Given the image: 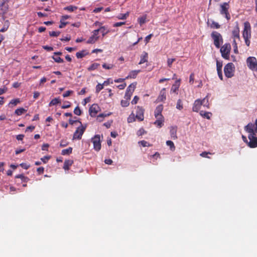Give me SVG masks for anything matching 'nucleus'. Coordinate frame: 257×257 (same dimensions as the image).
Listing matches in <instances>:
<instances>
[{
    "instance_id": "f257e3e1",
    "label": "nucleus",
    "mask_w": 257,
    "mask_h": 257,
    "mask_svg": "<svg viewBox=\"0 0 257 257\" xmlns=\"http://www.w3.org/2000/svg\"><path fill=\"white\" fill-rule=\"evenodd\" d=\"M211 38L214 41V44L217 48H220V45L223 43V38L220 33L213 31L211 34Z\"/></svg>"
},
{
    "instance_id": "f03ea898",
    "label": "nucleus",
    "mask_w": 257,
    "mask_h": 257,
    "mask_svg": "<svg viewBox=\"0 0 257 257\" xmlns=\"http://www.w3.org/2000/svg\"><path fill=\"white\" fill-rule=\"evenodd\" d=\"M234 65L232 63H227L224 68L225 76L227 78H231L234 75Z\"/></svg>"
},
{
    "instance_id": "7ed1b4c3",
    "label": "nucleus",
    "mask_w": 257,
    "mask_h": 257,
    "mask_svg": "<svg viewBox=\"0 0 257 257\" xmlns=\"http://www.w3.org/2000/svg\"><path fill=\"white\" fill-rule=\"evenodd\" d=\"M220 13L221 15L224 16L227 20L230 19V15L228 12L229 9V4L225 2L220 5Z\"/></svg>"
},
{
    "instance_id": "20e7f679",
    "label": "nucleus",
    "mask_w": 257,
    "mask_h": 257,
    "mask_svg": "<svg viewBox=\"0 0 257 257\" xmlns=\"http://www.w3.org/2000/svg\"><path fill=\"white\" fill-rule=\"evenodd\" d=\"M86 127L87 125L86 124L85 125L81 124L80 126L78 127L73 134V139L80 140L86 128Z\"/></svg>"
},
{
    "instance_id": "39448f33",
    "label": "nucleus",
    "mask_w": 257,
    "mask_h": 257,
    "mask_svg": "<svg viewBox=\"0 0 257 257\" xmlns=\"http://www.w3.org/2000/svg\"><path fill=\"white\" fill-rule=\"evenodd\" d=\"M231 50V46L229 43H226L220 48L222 57L225 59H229V56Z\"/></svg>"
},
{
    "instance_id": "423d86ee",
    "label": "nucleus",
    "mask_w": 257,
    "mask_h": 257,
    "mask_svg": "<svg viewBox=\"0 0 257 257\" xmlns=\"http://www.w3.org/2000/svg\"><path fill=\"white\" fill-rule=\"evenodd\" d=\"M248 67L252 71H257V60L254 57H249L246 59Z\"/></svg>"
},
{
    "instance_id": "0eeeda50",
    "label": "nucleus",
    "mask_w": 257,
    "mask_h": 257,
    "mask_svg": "<svg viewBox=\"0 0 257 257\" xmlns=\"http://www.w3.org/2000/svg\"><path fill=\"white\" fill-rule=\"evenodd\" d=\"M257 133L253 134H248V138L249 140L248 143V146L250 148L257 147Z\"/></svg>"
},
{
    "instance_id": "6e6552de",
    "label": "nucleus",
    "mask_w": 257,
    "mask_h": 257,
    "mask_svg": "<svg viewBox=\"0 0 257 257\" xmlns=\"http://www.w3.org/2000/svg\"><path fill=\"white\" fill-rule=\"evenodd\" d=\"M91 142L93 144V149L96 151H99L101 148L100 135H95V136L92 138Z\"/></svg>"
},
{
    "instance_id": "1a4fd4ad",
    "label": "nucleus",
    "mask_w": 257,
    "mask_h": 257,
    "mask_svg": "<svg viewBox=\"0 0 257 257\" xmlns=\"http://www.w3.org/2000/svg\"><path fill=\"white\" fill-rule=\"evenodd\" d=\"M243 38H251V27L249 22H245L244 23V29L242 33Z\"/></svg>"
},
{
    "instance_id": "9d476101",
    "label": "nucleus",
    "mask_w": 257,
    "mask_h": 257,
    "mask_svg": "<svg viewBox=\"0 0 257 257\" xmlns=\"http://www.w3.org/2000/svg\"><path fill=\"white\" fill-rule=\"evenodd\" d=\"M8 0H2L0 3V15H4L9 10Z\"/></svg>"
},
{
    "instance_id": "9b49d317",
    "label": "nucleus",
    "mask_w": 257,
    "mask_h": 257,
    "mask_svg": "<svg viewBox=\"0 0 257 257\" xmlns=\"http://www.w3.org/2000/svg\"><path fill=\"white\" fill-rule=\"evenodd\" d=\"M100 108L97 104H93L89 109V114L91 117H95Z\"/></svg>"
},
{
    "instance_id": "f8f14e48",
    "label": "nucleus",
    "mask_w": 257,
    "mask_h": 257,
    "mask_svg": "<svg viewBox=\"0 0 257 257\" xmlns=\"http://www.w3.org/2000/svg\"><path fill=\"white\" fill-rule=\"evenodd\" d=\"M145 110L142 107L139 106H138L137 107V110H136V118L138 119L139 121H142L144 120V113Z\"/></svg>"
},
{
    "instance_id": "ddd939ff",
    "label": "nucleus",
    "mask_w": 257,
    "mask_h": 257,
    "mask_svg": "<svg viewBox=\"0 0 257 257\" xmlns=\"http://www.w3.org/2000/svg\"><path fill=\"white\" fill-rule=\"evenodd\" d=\"M166 88H164L161 89L160 94L157 99L158 102L164 101L166 99Z\"/></svg>"
},
{
    "instance_id": "4468645a",
    "label": "nucleus",
    "mask_w": 257,
    "mask_h": 257,
    "mask_svg": "<svg viewBox=\"0 0 257 257\" xmlns=\"http://www.w3.org/2000/svg\"><path fill=\"white\" fill-rule=\"evenodd\" d=\"M163 110V105L160 104L157 106L155 110L154 115L155 117H164L162 114V112Z\"/></svg>"
},
{
    "instance_id": "2eb2a0df",
    "label": "nucleus",
    "mask_w": 257,
    "mask_h": 257,
    "mask_svg": "<svg viewBox=\"0 0 257 257\" xmlns=\"http://www.w3.org/2000/svg\"><path fill=\"white\" fill-rule=\"evenodd\" d=\"M201 105H202L201 102V100L199 99L196 100L194 102L192 107L193 111L198 112L200 109Z\"/></svg>"
},
{
    "instance_id": "dca6fc26",
    "label": "nucleus",
    "mask_w": 257,
    "mask_h": 257,
    "mask_svg": "<svg viewBox=\"0 0 257 257\" xmlns=\"http://www.w3.org/2000/svg\"><path fill=\"white\" fill-rule=\"evenodd\" d=\"M232 35L234 38V40H235V38H237L238 39H240L239 28L237 22H236V25L234 29L233 30V31H232Z\"/></svg>"
},
{
    "instance_id": "f3484780",
    "label": "nucleus",
    "mask_w": 257,
    "mask_h": 257,
    "mask_svg": "<svg viewBox=\"0 0 257 257\" xmlns=\"http://www.w3.org/2000/svg\"><path fill=\"white\" fill-rule=\"evenodd\" d=\"M148 61V53L145 51L143 52L141 56V59L139 63V65H141L146 62H147Z\"/></svg>"
},
{
    "instance_id": "a211bd4d",
    "label": "nucleus",
    "mask_w": 257,
    "mask_h": 257,
    "mask_svg": "<svg viewBox=\"0 0 257 257\" xmlns=\"http://www.w3.org/2000/svg\"><path fill=\"white\" fill-rule=\"evenodd\" d=\"M177 126H172L170 128V133L171 138L173 140H176L177 139Z\"/></svg>"
},
{
    "instance_id": "6ab92c4d",
    "label": "nucleus",
    "mask_w": 257,
    "mask_h": 257,
    "mask_svg": "<svg viewBox=\"0 0 257 257\" xmlns=\"http://www.w3.org/2000/svg\"><path fill=\"white\" fill-rule=\"evenodd\" d=\"M73 161L71 160H66L64 163L63 169L65 170H68L69 167L73 164Z\"/></svg>"
},
{
    "instance_id": "aec40b11",
    "label": "nucleus",
    "mask_w": 257,
    "mask_h": 257,
    "mask_svg": "<svg viewBox=\"0 0 257 257\" xmlns=\"http://www.w3.org/2000/svg\"><path fill=\"white\" fill-rule=\"evenodd\" d=\"M140 72V70H133L131 71L127 76L125 77V79L128 78H135L138 74Z\"/></svg>"
},
{
    "instance_id": "412c9836",
    "label": "nucleus",
    "mask_w": 257,
    "mask_h": 257,
    "mask_svg": "<svg viewBox=\"0 0 257 257\" xmlns=\"http://www.w3.org/2000/svg\"><path fill=\"white\" fill-rule=\"evenodd\" d=\"M157 120L155 121L154 124L159 127H161L163 125L164 121V117H156Z\"/></svg>"
},
{
    "instance_id": "4be33fe9",
    "label": "nucleus",
    "mask_w": 257,
    "mask_h": 257,
    "mask_svg": "<svg viewBox=\"0 0 257 257\" xmlns=\"http://www.w3.org/2000/svg\"><path fill=\"white\" fill-rule=\"evenodd\" d=\"M180 79L177 80L175 84H173L171 88V91L173 92H176L179 88V87L180 86Z\"/></svg>"
},
{
    "instance_id": "5701e85b",
    "label": "nucleus",
    "mask_w": 257,
    "mask_h": 257,
    "mask_svg": "<svg viewBox=\"0 0 257 257\" xmlns=\"http://www.w3.org/2000/svg\"><path fill=\"white\" fill-rule=\"evenodd\" d=\"M99 37H95L94 35H92L87 41V44H94L95 43L98 39Z\"/></svg>"
},
{
    "instance_id": "b1692460",
    "label": "nucleus",
    "mask_w": 257,
    "mask_h": 257,
    "mask_svg": "<svg viewBox=\"0 0 257 257\" xmlns=\"http://www.w3.org/2000/svg\"><path fill=\"white\" fill-rule=\"evenodd\" d=\"M87 54H88V53L86 52V51L85 50H82L81 51L77 52L76 54V56L78 59L82 58Z\"/></svg>"
},
{
    "instance_id": "393cba45",
    "label": "nucleus",
    "mask_w": 257,
    "mask_h": 257,
    "mask_svg": "<svg viewBox=\"0 0 257 257\" xmlns=\"http://www.w3.org/2000/svg\"><path fill=\"white\" fill-rule=\"evenodd\" d=\"M200 114L202 117L206 118L208 119H209L210 118V116L212 115V113L209 112H205L203 111H201L200 112Z\"/></svg>"
},
{
    "instance_id": "a878e982",
    "label": "nucleus",
    "mask_w": 257,
    "mask_h": 257,
    "mask_svg": "<svg viewBox=\"0 0 257 257\" xmlns=\"http://www.w3.org/2000/svg\"><path fill=\"white\" fill-rule=\"evenodd\" d=\"M201 102L202 105L207 108L209 107V103L208 102V95H207L205 98H204L202 100H201Z\"/></svg>"
},
{
    "instance_id": "bb28decb",
    "label": "nucleus",
    "mask_w": 257,
    "mask_h": 257,
    "mask_svg": "<svg viewBox=\"0 0 257 257\" xmlns=\"http://www.w3.org/2000/svg\"><path fill=\"white\" fill-rule=\"evenodd\" d=\"M16 178H19L21 179L22 181L25 183H27L29 180V179L28 177L24 176L23 174H19L18 175H16L15 176Z\"/></svg>"
},
{
    "instance_id": "cd10ccee",
    "label": "nucleus",
    "mask_w": 257,
    "mask_h": 257,
    "mask_svg": "<svg viewBox=\"0 0 257 257\" xmlns=\"http://www.w3.org/2000/svg\"><path fill=\"white\" fill-rule=\"evenodd\" d=\"M72 147H69L68 148L66 149H64L61 152V154L62 155H69L72 152Z\"/></svg>"
},
{
    "instance_id": "c85d7f7f",
    "label": "nucleus",
    "mask_w": 257,
    "mask_h": 257,
    "mask_svg": "<svg viewBox=\"0 0 257 257\" xmlns=\"http://www.w3.org/2000/svg\"><path fill=\"white\" fill-rule=\"evenodd\" d=\"M129 12H127L125 14H119L117 17L116 18L118 19V20H125L127 19V18L129 16Z\"/></svg>"
},
{
    "instance_id": "c756f323",
    "label": "nucleus",
    "mask_w": 257,
    "mask_h": 257,
    "mask_svg": "<svg viewBox=\"0 0 257 257\" xmlns=\"http://www.w3.org/2000/svg\"><path fill=\"white\" fill-rule=\"evenodd\" d=\"M136 83H132L127 87L126 91L133 93L136 88Z\"/></svg>"
},
{
    "instance_id": "7c9ffc66",
    "label": "nucleus",
    "mask_w": 257,
    "mask_h": 257,
    "mask_svg": "<svg viewBox=\"0 0 257 257\" xmlns=\"http://www.w3.org/2000/svg\"><path fill=\"white\" fill-rule=\"evenodd\" d=\"M110 114H111V113H107V114H105V113L99 114L97 117V120L98 121L101 122L103 120V119L105 117L108 116L110 115Z\"/></svg>"
},
{
    "instance_id": "2f4dec72",
    "label": "nucleus",
    "mask_w": 257,
    "mask_h": 257,
    "mask_svg": "<svg viewBox=\"0 0 257 257\" xmlns=\"http://www.w3.org/2000/svg\"><path fill=\"white\" fill-rule=\"evenodd\" d=\"M147 17V15H145L138 19V22L140 24V26H142L146 23Z\"/></svg>"
},
{
    "instance_id": "473e14b6",
    "label": "nucleus",
    "mask_w": 257,
    "mask_h": 257,
    "mask_svg": "<svg viewBox=\"0 0 257 257\" xmlns=\"http://www.w3.org/2000/svg\"><path fill=\"white\" fill-rule=\"evenodd\" d=\"M100 64L97 63H94L92 64L88 68L87 70L89 71H93L96 69L98 66H99Z\"/></svg>"
},
{
    "instance_id": "72a5a7b5",
    "label": "nucleus",
    "mask_w": 257,
    "mask_h": 257,
    "mask_svg": "<svg viewBox=\"0 0 257 257\" xmlns=\"http://www.w3.org/2000/svg\"><path fill=\"white\" fill-rule=\"evenodd\" d=\"M61 102L60 100L58 98H55L53 99L49 104L50 106L52 105H55L57 104L60 103Z\"/></svg>"
},
{
    "instance_id": "f704fd0d",
    "label": "nucleus",
    "mask_w": 257,
    "mask_h": 257,
    "mask_svg": "<svg viewBox=\"0 0 257 257\" xmlns=\"http://www.w3.org/2000/svg\"><path fill=\"white\" fill-rule=\"evenodd\" d=\"M10 25V23L9 21H6L5 22V24L3 27L0 30V32H6L9 28Z\"/></svg>"
},
{
    "instance_id": "c9c22d12",
    "label": "nucleus",
    "mask_w": 257,
    "mask_h": 257,
    "mask_svg": "<svg viewBox=\"0 0 257 257\" xmlns=\"http://www.w3.org/2000/svg\"><path fill=\"white\" fill-rule=\"evenodd\" d=\"M26 111L27 110L26 109H25L24 108L21 107V108L17 109L15 110V113L18 115H21L22 114H23L24 113H25V112H26Z\"/></svg>"
},
{
    "instance_id": "e433bc0d",
    "label": "nucleus",
    "mask_w": 257,
    "mask_h": 257,
    "mask_svg": "<svg viewBox=\"0 0 257 257\" xmlns=\"http://www.w3.org/2000/svg\"><path fill=\"white\" fill-rule=\"evenodd\" d=\"M77 9V7L73 6H69L64 8V10H66L70 12H72Z\"/></svg>"
},
{
    "instance_id": "4c0bfd02",
    "label": "nucleus",
    "mask_w": 257,
    "mask_h": 257,
    "mask_svg": "<svg viewBox=\"0 0 257 257\" xmlns=\"http://www.w3.org/2000/svg\"><path fill=\"white\" fill-rule=\"evenodd\" d=\"M166 144L168 146H169L170 149L172 151H174L175 150V146L174 144V143L171 141H167L166 142Z\"/></svg>"
},
{
    "instance_id": "58836bf2",
    "label": "nucleus",
    "mask_w": 257,
    "mask_h": 257,
    "mask_svg": "<svg viewBox=\"0 0 257 257\" xmlns=\"http://www.w3.org/2000/svg\"><path fill=\"white\" fill-rule=\"evenodd\" d=\"M103 88L104 86L102 84L98 83L96 86V93H98L100 91V90L103 89Z\"/></svg>"
},
{
    "instance_id": "ea45409f",
    "label": "nucleus",
    "mask_w": 257,
    "mask_h": 257,
    "mask_svg": "<svg viewBox=\"0 0 257 257\" xmlns=\"http://www.w3.org/2000/svg\"><path fill=\"white\" fill-rule=\"evenodd\" d=\"M129 100H127L126 99H125L124 100H122L121 101V105L122 107H127V106H128L129 105V104H130Z\"/></svg>"
},
{
    "instance_id": "a19ab883",
    "label": "nucleus",
    "mask_w": 257,
    "mask_h": 257,
    "mask_svg": "<svg viewBox=\"0 0 257 257\" xmlns=\"http://www.w3.org/2000/svg\"><path fill=\"white\" fill-rule=\"evenodd\" d=\"M20 102V100L19 98H17L15 99H12L10 102V104H11L14 106H16L18 103Z\"/></svg>"
},
{
    "instance_id": "79ce46f5",
    "label": "nucleus",
    "mask_w": 257,
    "mask_h": 257,
    "mask_svg": "<svg viewBox=\"0 0 257 257\" xmlns=\"http://www.w3.org/2000/svg\"><path fill=\"white\" fill-rule=\"evenodd\" d=\"M210 27L211 28L213 29H219L220 26L218 23L212 21L211 24L210 25Z\"/></svg>"
},
{
    "instance_id": "37998d69",
    "label": "nucleus",
    "mask_w": 257,
    "mask_h": 257,
    "mask_svg": "<svg viewBox=\"0 0 257 257\" xmlns=\"http://www.w3.org/2000/svg\"><path fill=\"white\" fill-rule=\"evenodd\" d=\"M135 121V117L134 113H132L127 118V122L131 123Z\"/></svg>"
},
{
    "instance_id": "c03bdc74",
    "label": "nucleus",
    "mask_w": 257,
    "mask_h": 257,
    "mask_svg": "<svg viewBox=\"0 0 257 257\" xmlns=\"http://www.w3.org/2000/svg\"><path fill=\"white\" fill-rule=\"evenodd\" d=\"M74 113L77 115H80L81 114V110L78 106L75 108L74 110Z\"/></svg>"
},
{
    "instance_id": "a18cd8bd",
    "label": "nucleus",
    "mask_w": 257,
    "mask_h": 257,
    "mask_svg": "<svg viewBox=\"0 0 257 257\" xmlns=\"http://www.w3.org/2000/svg\"><path fill=\"white\" fill-rule=\"evenodd\" d=\"M176 108L179 110L183 109V104L181 99H178L177 100Z\"/></svg>"
},
{
    "instance_id": "49530a36",
    "label": "nucleus",
    "mask_w": 257,
    "mask_h": 257,
    "mask_svg": "<svg viewBox=\"0 0 257 257\" xmlns=\"http://www.w3.org/2000/svg\"><path fill=\"white\" fill-rule=\"evenodd\" d=\"M113 67H114V65L112 64H107L106 63H104L102 65V67L103 68L106 69H108V70L113 68Z\"/></svg>"
},
{
    "instance_id": "de8ad7c7",
    "label": "nucleus",
    "mask_w": 257,
    "mask_h": 257,
    "mask_svg": "<svg viewBox=\"0 0 257 257\" xmlns=\"http://www.w3.org/2000/svg\"><path fill=\"white\" fill-rule=\"evenodd\" d=\"M143 147H150L151 145L147 141L143 140L139 142Z\"/></svg>"
},
{
    "instance_id": "09e8293b",
    "label": "nucleus",
    "mask_w": 257,
    "mask_h": 257,
    "mask_svg": "<svg viewBox=\"0 0 257 257\" xmlns=\"http://www.w3.org/2000/svg\"><path fill=\"white\" fill-rule=\"evenodd\" d=\"M52 58L54 59V60L57 63H63L64 62V60L63 59L60 58V57H54L53 56Z\"/></svg>"
},
{
    "instance_id": "8fccbe9b",
    "label": "nucleus",
    "mask_w": 257,
    "mask_h": 257,
    "mask_svg": "<svg viewBox=\"0 0 257 257\" xmlns=\"http://www.w3.org/2000/svg\"><path fill=\"white\" fill-rule=\"evenodd\" d=\"M60 32L59 31H52L49 32V35L51 37H57L60 35Z\"/></svg>"
},
{
    "instance_id": "3c124183",
    "label": "nucleus",
    "mask_w": 257,
    "mask_h": 257,
    "mask_svg": "<svg viewBox=\"0 0 257 257\" xmlns=\"http://www.w3.org/2000/svg\"><path fill=\"white\" fill-rule=\"evenodd\" d=\"M132 95H133V93H131L130 92H127L126 91L124 98V99H126L127 100H130Z\"/></svg>"
},
{
    "instance_id": "603ef678",
    "label": "nucleus",
    "mask_w": 257,
    "mask_h": 257,
    "mask_svg": "<svg viewBox=\"0 0 257 257\" xmlns=\"http://www.w3.org/2000/svg\"><path fill=\"white\" fill-rule=\"evenodd\" d=\"M216 67H217V70H222V62H220L217 60H216Z\"/></svg>"
},
{
    "instance_id": "864d4df0",
    "label": "nucleus",
    "mask_w": 257,
    "mask_h": 257,
    "mask_svg": "<svg viewBox=\"0 0 257 257\" xmlns=\"http://www.w3.org/2000/svg\"><path fill=\"white\" fill-rule=\"evenodd\" d=\"M176 60L175 58H168L167 60V64L169 67H171L172 63Z\"/></svg>"
},
{
    "instance_id": "5fc2aeb1",
    "label": "nucleus",
    "mask_w": 257,
    "mask_h": 257,
    "mask_svg": "<svg viewBox=\"0 0 257 257\" xmlns=\"http://www.w3.org/2000/svg\"><path fill=\"white\" fill-rule=\"evenodd\" d=\"M103 29V27H100V28L99 29L94 30L92 32L93 35H94L95 37H98L97 35L99 32V30H102Z\"/></svg>"
},
{
    "instance_id": "6e6d98bb",
    "label": "nucleus",
    "mask_w": 257,
    "mask_h": 257,
    "mask_svg": "<svg viewBox=\"0 0 257 257\" xmlns=\"http://www.w3.org/2000/svg\"><path fill=\"white\" fill-rule=\"evenodd\" d=\"M233 46L234 48V52L235 53H238L237 46L235 40H234L233 41Z\"/></svg>"
},
{
    "instance_id": "4d7b16f0",
    "label": "nucleus",
    "mask_w": 257,
    "mask_h": 257,
    "mask_svg": "<svg viewBox=\"0 0 257 257\" xmlns=\"http://www.w3.org/2000/svg\"><path fill=\"white\" fill-rule=\"evenodd\" d=\"M68 24V22H65L64 21H62V20H60V24L59 26V28H64L67 24Z\"/></svg>"
},
{
    "instance_id": "13d9d810",
    "label": "nucleus",
    "mask_w": 257,
    "mask_h": 257,
    "mask_svg": "<svg viewBox=\"0 0 257 257\" xmlns=\"http://www.w3.org/2000/svg\"><path fill=\"white\" fill-rule=\"evenodd\" d=\"M146 132L143 128H140L137 132V135L139 136H142L144 134H146Z\"/></svg>"
},
{
    "instance_id": "bf43d9fd",
    "label": "nucleus",
    "mask_w": 257,
    "mask_h": 257,
    "mask_svg": "<svg viewBox=\"0 0 257 257\" xmlns=\"http://www.w3.org/2000/svg\"><path fill=\"white\" fill-rule=\"evenodd\" d=\"M208 154H211V153L210 152H203L202 153H201L200 155V156L204 158H210V157L208 156Z\"/></svg>"
},
{
    "instance_id": "052dcab7",
    "label": "nucleus",
    "mask_w": 257,
    "mask_h": 257,
    "mask_svg": "<svg viewBox=\"0 0 257 257\" xmlns=\"http://www.w3.org/2000/svg\"><path fill=\"white\" fill-rule=\"evenodd\" d=\"M68 144V142L66 140H61L60 143V146L61 147H64Z\"/></svg>"
},
{
    "instance_id": "680f3d73",
    "label": "nucleus",
    "mask_w": 257,
    "mask_h": 257,
    "mask_svg": "<svg viewBox=\"0 0 257 257\" xmlns=\"http://www.w3.org/2000/svg\"><path fill=\"white\" fill-rule=\"evenodd\" d=\"M139 100V97L138 96H135L131 103L132 104H136L138 103Z\"/></svg>"
},
{
    "instance_id": "e2e57ef3",
    "label": "nucleus",
    "mask_w": 257,
    "mask_h": 257,
    "mask_svg": "<svg viewBox=\"0 0 257 257\" xmlns=\"http://www.w3.org/2000/svg\"><path fill=\"white\" fill-rule=\"evenodd\" d=\"M73 91L72 90H68L63 93V96L64 97H66L69 96L71 94L73 93Z\"/></svg>"
},
{
    "instance_id": "0e129e2a",
    "label": "nucleus",
    "mask_w": 257,
    "mask_h": 257,
    "mask_svg": "<svg viewBox=\"0 0 257 257\" xmlns=\"http://www.w3.org/2000/svg\"><path fill=\"white\" fill-rule=\"evenodd\" d=\"M125 24V22H117V23H115L113 24V27H120V26H121L122 25H123Z\"/></svg>"
},
{
    "instance_id": "69168bd1",
    "label": "nucleus",
    "mask_w": 257,
    "mask_h": 257,
    "mask_svg": "<svg viewBox=\"0 0 257 257\" xmlns=\"http://www.w3.org/2000/svg\"><path fill=\"white\" fill-rule=\"evenodd\" d=\"M37 171L39 174H42L44 173V168L43 167H39L37 168Z\"/></svg>"
},
{
    "instance_id": "338daca9",
    "label": "nucleus",
    "mask_w": 257,
    "mask_h": 257,
    "mask_svg": "<svg viewBox=\"0 0 257 257\" xmlns=\"http://www.w3.org/2000/svg\"><path fill=\"white\" fill-rule=\"evenodd\" d=\"M43 48L46 50H47V51H53V48L52 47H51V46H43Z\"/></svg>"
},
{
    "instance_id": "774afa93",
    "label": "nucleus",
    "mask_w": 257,
    "mask_h": 257,
    "mask_svg": "<svg viewBox=\"0 0 257 257\" xmlns=\"http://www.w3.org/2000/svg\"><path fill=\"white\" fill-rule=\"evenodd\" d=\"M50 158V156H45L43 158H42L41 160L43 162V163H46Z\"/></svg>"
}]
</instances>
